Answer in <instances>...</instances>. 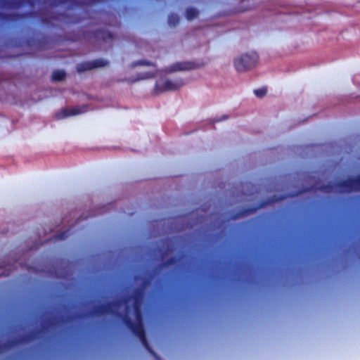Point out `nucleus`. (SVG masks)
I'll list each match as a JSON object with an SVG mask.
<instances>
[{
	"mask_svg": "<svg viewBox=\"0 0 360 360\" xmlns=\"http://www.w3.org/2000/svg\"><path fill=\"white\" fill-rule=\"evenodd\" d=\"M186 15L188 19H193L197 15V11L195 8H189L186 11Z\"/></svg>",
	"mask_w": 360,
	"mask_h": 360,
	"instance_id": "obj_8",
	"label": "nucleus"
},
{
	"mask_svg": "<svg viewBox=\"0 0 360 360\" xmlns=\"http://www.w3.org/2000/svg\"><path fill=\"white\" fill-rule=\"evenodd\" d=\"M65 74L63 70L55 71L53 74V79L56 81H61L65 78Z\"/></svg>",
	"mask_w": 360,
	"mask_h": 360,
	"instance_id": "obj_7",
	"label": "nucleus"
},
{
	"mask_svg": "<svg viewBox=\"0 0 360 360\" xmlns=\"http://www.w3.org/2000/svg\"><path fill=\"white\" fill-rule=\"evenodd\" d=\"M83 112V110L77 107L72 108H66L61 110V111L57 114V117L58 119H63L69 116L80 114Z\"/></svg>",
	"mask_w": 360,
	"mask_h": 360,
	"instance_id": "obj_4",
	"label": "nucleus"
},
{
	"mask_svg": "<svg viewBox=\"0 0 360 360\" xmlns=\"http://www.w3.org/2000/svg\"><path fill=\"white\" fill-rule=\"evenodd\" d=\"M258 56L254 52L238 56L234 58L233 65L237 72H243L254 67Z\"/></svg>",
	"mask_w": 360,
	"mask_h": 360,
	"instance_id": "obj_1",
	"label": "nucleus"
},
{
	"mask_svg": "<svg viewBox=\"0 0 360 360\" xmlns=\"http://www.w3.org/2000/svg\"><path fill=\"white\" fill-rule=\"evenodd\" d=\"M185 69V67L184 65L182 64H176L175 65V66L173 68L172 70H171V71H173V70H184Z\"/></svg>",
	"mask_w": 360,
	"mask_h": 360,
	"instance_id": "obj_10",
	"label": "nucleus"
},
{
	"mask_svg": "<svg viewBox=\"0 0 360 360\" xmlns=\"http://www.w3.org/2000/svg\"><path fill=\"white\" fill-rule=\"evenodd\" d=\"M134 313L135 316L136 323H131V322H129V326L130 328L132 330L134 333L137 335L140 340H141L142 343L147 347L146 340L145 338L144 330L143 328V325L141 323V317L139 312V309L138 307V305L136 304L134 307Z\"/></svg>",
	"mask_w": 360,
	"mask_h": 360,
	"instance_id": "obj_3",
	"label": "nucleus"
},
{
	"mask_svg": "<svg viewBox=\"0 0 360 360\" xmlns=\"http://www.w3.org/2000/svg\"><path fill=\"white\" fill-rule=\"evenodd\" d=\"M266 93V89L265 88H261L255 90V94L258 97H262Z\"/></svg>",
	"mask_w": 360,
	"mask_h": 360,
	"instance_id": "obj_9",
	"label": "nucleus"
},
{
	"mask_svg": "<svg viewBox=\"0 0 360 360\" xmlns=\"http://www.w3.org/2000/svg\"><path fill=\"white\" fill-rule=\"evenodd\" d=\"M184 84L181 79H172L167 76L161 77L156 82L155 91L157 94L167 91L176 90Z\"/></svg>",
	"mask_w": 360,
	"mask_h": 360,
	"instance_id": "obj_2",
	"label": "nucleus"
},
{
	"mask_svg": "<svg viewBox=\"0 0 360 360\" xmlns=\"http://www.w3.org/2000/svg\"><path fill=\"white\" fill-rule=\"evenodd\" d=\"M143 65L150 68V70L146 71L144 72H141V75L139 77L138 79H147V78L151 77L154 75V72H153L154 67L152 65H150L146 62H139L135 64V65Z\"/></svg>",
	"mask_w": 360,
	"mask_h": 360,
	"instance_id": "obj_5",
	"label": "nucleus"
},
{
	"mask_svg": "<svg viewBox=\"0 0 360 360\" xmlns=\"http://www.w3.org/2000/svg\"><path fill=\"white\" fill-rule=\"evenodd\" d=\"M78 70H79V71H80V70H82V68H81V66H80V65L79 66Z\"/></svg>",
	"mask_w": 360,
	"mask_h": 360,
	"instance_id": "obj_12",
	"label": "nucleus"
},
{
	"mask_svg": "<svg viewBox=\"0 0 360 360\" xmlns=\"http://www.w3.org/2000/svg\"><path fill=\"white\" fill-rule=\"evenodd\" d=\"M65 238V236H63V235H62V236H60V238H61V239Z\"/></svg>",
	"mask_w": 360,
	"mask_h": 360,
	"instance_id": "obj_11",
	"label": "nucleus"
},
{
	"mask_svg": "<svg viewBox=\"0 0 360 360\" xmlns=\"http://www.w3.org/2000/svg\"><path fill=\"white\" fill-rule=\"evenodd\" d=\"M346 183L347 191H360V178L349 180Z\"/></svg>",
	"mask_w": 360,
	"mask_h": 360,
	"instance_id": "obj_6",
	"label": "nucleus"
}]
</instances>
